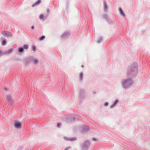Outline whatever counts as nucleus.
I'll return each instance as SVG.
<instances>
[{
    "label": "nucleus",
    "instance_id": "nucleus-5",
    "mask_svg": "<svg viewBox=\"0 0 150 150\" xmlns=\"http://www.w3.org/2000/svg\"><path fill=\"white\" fill-rule=\"evenodd\" d=\"M81 132L83 133L87 132L89 129V127L87 126H83L81 127Z\"/></svg>",
    "mask_w": 150,
    "mask_h": 150
},
{
    "label": "nucleus",
    "instance_id": "nucleus-24",
    "mask_svg": "<svg viewBox=\"0 0 150 150\" xmlns=\"http://www.w3.org/2000/svg\"><path fill=\"white\" fill-rule=\"evenodd\" d=\"M70 120L71 121L75 122L76 121V119L74 117H71L70 118Z\"/></svg>",
    "mask_w": 150,
    "mask_h": 150
},
{
    "label": "nucleus",
    "instance_id": "nucleus-11",
    "mask_svg": "<svg viewBox=\"0 0 150 150\" xmlns=\"http://www.w3.org/2000/svg\"><path fill=\"white\" fill-rule=\"evenodd\" d=\"M83 74L82 72H81L79 74V81L80 82H82L83 80Z\"/></svg>",
    "mask_w": 150,
    "mask_h": 150
},
{
    "label": "nucleus",
    "instance_id": "nucleus-33",
    "mask_svg": "<svg viewBox=\"0 0 150 150\" xmlns=\"http://www.w3.org/2000/svg\"><path fill=\"white\" fill-rule=\"evenodd\" d=\"M92 140L93 141H97V139L96 138H93L92 139Z\"/></svg>",
    "mask_w": 150,
    "mask_h": 150
},
{
    "label": "nucleus",
    "instance_id": "nucleus-1",
    "mask_svg": "<svg viewBox=\"0 0 150 150\" xmlns=\"http://www.w3.org/2000/svg\"><path fill=\"white\" fill-rule=\"evenodd\" d=\"M138 71L137 64L136 62L132 64L129 67L127 71V75L131 78L122 79L121 82L122 87L124 90L129 89L133 83V80L131 78H134L137 76Z\"/></svg>",
    "mask_w": 150,
    "mask_h": 150
},
{
    "label": "nucleus",
    "instance_id": "nucleus-28",
    "mask_svg": "<svg viewBox=\"0 0 150 150\" xmlns=\"http://www.w3.org/2000/svg\"><path fill=\"white\" fill-rule=\"evenodd\" d=\"M61 125V123H58L57 124V127L58 128L60 127Z\"/></svg>",
    "mask_w": 150,
    "mask_h": 150
},
{
    "label": "nucleus",
    "instance_id": "nucleus-10",
    "mask_svg": "<svg viewBox=\"0 0 150 150\" xmlns=\"http://www.w3.org/2000/svg\"><path fill=\"white\" fill-rule=\"evenodd\" d=\"M119 100L117 99L114 101L113 103L110 106V108H113L115 106L117 105L119 103Z\"/></svg>",
    "mask_w": 150,
    "mask_h": 150
},
{
    "label": "nucleus",
    "instance_id": "nucleus-40",
    "mask_svg": "<svg viewBox=\"0 0 150 150\" xmlns=\"http://www.w3.org/2000/svg\"><path fill=\"white\" fill-rule=\"evenodd\" d=\"M82 67H83V65H82Z\"/></svg>",
    "mask_w": 150,
    "mask_h": 150
},
{
    "label": "nucleus",
    "instance_id": "nucleus-30",
    "mask_svg": "<svg viewBox=\"0 0 150 150\" xmlns=\"http://www.w3.org/2000/svg\"><path fill=\"white\" fill-rule=\"evenodd\" d=\"M108 104L109 103L108 102H106L104 103V105L105 106H107L108 105Z\"/></svg>",
    "mask_w": 150,
    "mask_h": 150
},
{
    "label": "nucleus",
    "instance_id": "nucleus-36",
    "mask_svg": "<svg viewBox=\"0 0 150 150\" xmlns=\"http://www.w3.org/2000/svg\"><path fill=\"white\" fill-rule=\"evenodd\" d=\"M96 91H94L93 92V93L94 94H96Z\"/></svg>",
    "mask_w": 150,
    "mask_h": 150
},
{
    "label": "nucleus",
    "instance_id": "nucleus-23",
    "mask_svg": "<svg viewBox=\"0 0 150 150\" xmlns=\"http://www.w3.org/2000/svg\"><path fill=\"white\" fill-rule=\"evenodd\" d=\"M24 52V49L23 47H19V53H22Z\"/></svg>",
    "mask_w": 150,
    "mask_h": 150
},
{
    "label": "nucleus",
    "instance_id": "nucleus-12",
    "mask_svg": "<svg viewBox=\"0 0 150 150\" xmlns=\"http://www.w3.org/2000/svg\"><path fill=\"white\" fill-rule=\"evenodd\" d=\"M119 11L120 12V14L123 17H125L126 16V15L121 7L119 8Z\"/></svg>",
    "mask_w": 150,
    "mask_h": 150
},
{
    "label": "nucleus",
    "instance_id": "nucleus-7",
    "mask_svg": "<svg viewBox=\"0 0 150 150\" xmlns=\"http://www.w3.org/2000/svg\"><path fill=\"white\" fill-rule=\"evenodd\" d=\"M2 34L5 36H12V34L8 31H3L2 32Z\"/></svg>",
    "mask_w": 150,
    "mask_h": 150
},
{
    "label": "nucleus",
    "instance_id": "nucleus-6",
    "mask_svg": "<svg viewBox=\"0 0 150 150\" xmlns=\"http://www.w3.org/2000/svg\"><path fill=\"white\" fill-rule=\"evenodd\" d=\"M64 139L65 140L70 142L75 141L77 139V138L76 137L69 138L66 137H64Z\"/></svg>",
    "mask_w": 150,
    "mask_h": 150
},
{
    "label": "nucleus",
    "instance_id": "nucleus-34",
    "mask_svg": "<svg viewBox=\"0 0 150 150\" xmlns=\"http://www.w3.org/2000/svg\"><path fill=\"white\" fill-rule=\"evenodd\" d=\"M23 149V146H20L19 147V150H21Z\"/></svg>",
    "mask_w": 150,
    "mask_h": 150
},
{
    "label": "nucleus",
    "instance_id": "nucleus-29",
    "mask_svg": "<svg viewBox=\"0 0 150 150\" xmlns=\"http://www.w3.org/2000/svg\"><path fill=\"white\" fill-rule=\"evenodd\" d=\"M71 148V146H69L66 147L64 150H68L69 149H70Z\"/></svg>",
    "mask_w": 150,
    "mask_h": 150
},
{
    "label": "nucleus",
    "instance_id": "nucleus-39",
    "mask_svg": "<svg viewBox=\"0 0 150 150\" xmlns=\"http://www.w3.org/2000/svg\"><path fill=\"white\" fill-rule=\"evenodd\" d=\"M68 5V4L67 3V4L66 6H67Z\"/></svg>",
    "mask_w": 150,
    "mask_h": 150
},
{
    "label": "nucleus",
    "instance_id": "nucleus-18",
    "mask_svg": "<svg viewBox=\"0 0 150 150\" xmlns=\"http://www.w3.org/2000/svg\"><path fill=\"white\" fill-rule=\"evenodd\" d=\"M103 38L102 37H100L98 39V40L97 41V43H100L102 41V40H103Z\"/></svg>",
    "mask_w": 150,
    "mask_h": 150
},
{
    "label": "nucleus",
    "instance_id": "nucleus-17",
    "mask_svg": "<svg viewBox=\"0 0 150 150\" xmlns=\"http://www.w3.org/2000/svg\"><path fill=\"white\" fill-rule=\"evenodd\" d=\"M103 18L105 19L107 21L109 18L108 17V15L106 14H105L103 16Z\"/></svg>",
    "mask_w": 150,
    "mask_h": 150
},
{
    "label": "nucleus",
    "instance_id": "nucleus-32",
    "mask_svg": "<svg viewBox=\"0 0 150 150\" xmlns=\"http://www.w3.org/2000/svg\"><path fill=\"white\" fill-rule=\"evenodd\" d=\"M47 12L48 13V14L50 13V10L49 8H47Z\"/></svg>",
    "mask_w": 150,
    "mask_h": 150
},
{
    "label": "nucleus",
    "instance_id": "nucleus-16",
    "mask_svg": "<svg viewBox=\"0 0 150 150\" xmlns=\"http://www.w3.org/2000/svg\"><path fill=\"white\" fill-rule=\"evenodd\" d=\"M108 23L109 24H113L114 23V22L112 20H110V18H109L107 21Z\"/></svg>",
    "mask_w": 150,
    "mask_h": 150
},
{
    "label": "nucleus",
    "instance_id": "nucleus-8",
    "mask_svg": "<svg viewBox=\"0 0 150 150\" xmlns=\"http://www.w3.org/2000/svg\"><path fill=\"white\" fill-rule=\"evenodd\" d=\"M33 59V57H29V58H26L24 59V62L26 64L30 62L32 59Z\"/></svg>",
    "mask_w": 150,
    "mask_h": 150
},
{
    "label": "nucleus",
    "instance_id": "nucleus-13",
    "mask_svg": "<svg viewBox=\"0 0 150 150\" xmlns=\"http://www.w3.org/2000/svg\"><path fill=\"white\" fill-rule=\"evenodd\" d=\"M13 124L16 128H19V122L18 120H15L13 122Z\"/></svg>",
    "mask_w": 150,
    "mask_h": 150
},
{
    "label": "nucleus",
    "instance_id": "nucleus-9",
    "mask_svg": "<svg viewBox=\"0 0 150 150\" xmlns=\"http://www.w3.org/2000/svg\"><path fill=\"white\" fill-rule=\"evenodd\" d=\"M103 9L104 11L105 12H106L108 11V7L107 5V3L106 1L104 0L103 1Z\"/></svg>",
    "mask_w": 150,
    "mask_h": 150
},
{
    "label": "nucleus",
    "instance_id": "nucleus-35",
    "mask_svg": "<svg viewBox=\"0 0 150 150\" xmlns=\"http://www.w3.org/2000/svg\"><path fill=\"white\" fill-rule=\"evenodd\" d=\"M34 28H35L34 26V25H33L31 26V29L33 30V29H34Z\"/></svg>",
    "mask_w": 150,
    "mask_h": 150
},
{
    "label": "nucleus",
    "instance_id": "nucleus-25",
    "mask_svg": "<svg viewBox=\"0 0 150 150\" xmlns=\"http://www.w3.org/2000/svg\"><path fill=\"white\" fill-rule=\"evenodd\" d=\"M39 17L40 19H43L44 18V15L43 14H41L39 16Z\"/></svg>",
    "mask_w": 150,
    "mask_h": 150
},
{
    "label": "nucleus",
    "instance_id": "nucleus-26",
    "mask_svg": "<svg viewBox=\"0 0 150 150\" xmlns=\"http://www.w3.org/2000/svg\"><path fill=\"white\" fill-rule=\"evenodd\" d=\"M6 44V42L5 40H4L2 42V45H5Z\"/></svg>",
    "mask_w": 150,
    "mask_h": 150
},
{
    "label": "nucleus",
    "instance_id": "nucleus-27",
    "mask_svg": "<svg viewBox=\"0 0 150 150\" xmlns=\"http://www.w3.org/2000/svg\"><path fill=\"white\" fill-rule=\"evenodd\" d=\"M74 116L76 117H77L79 118V119L81 118V116L77 115V114H75Z\"/></svg>",
    "mask_w": 150,
    "mask_h": 150
},
{
    "label": "nucleus",
    "instance_id": "nucleus-37",
    "mask_svg": "<svg viewBox=\"0 0 150 150\" xmlns=\"http://www.w3.org/2000/svg\"><path fill=\"white\" fill-rule=\"evenodd\" d=\"M2 54V52L1 51H0V55H1Z\"/></svg>",
    "mask_w": 150,
    "mask_h": 150
},
{
    "label": "nucleus",
    "instance_id": "nucleus-21",
    "mask_svg": "<svg viewBox=\"0 0 150 150\" xmlns=\"http://www.w3.org/2000/svg\"><path fill=\"white\" fill-rule=\"evenodd\" d=\"M32 51L33 52L36 51V47L35 45H33L32 47Z\"/></svg>",
    "mask_w": 150,
    "mask_h": 150
},
{
    "label": "nucleus",
    "instance_id": "nucleus-20",
    "mask_svg": "<svg viewBox=\"0 0 150 150\" xmlns=\"http://www.w3.org/2000/svg\"><path fill=\"white\" fill-rule=\"evenodd\" d=\"M24 49L27 50L28 48V45L27 44L24 45L22 47Z\"/></svg>",
    "mask_w": 150,
    "mask_h": 150
},
{
    "label": "nucleus",
    "instance_id": "nucleus-31",
    "mask_svg": "<svg viewBox=\"0 0 150 150\" xmlns=\"http://www.w3.org/2000/svg\"><path fill=\"white\" fill-rule=\"evenodd\" d=\"M22 123L21 122H19V129H20L21 128V127H22Z\"/></svg>",
    "mask_w": 150,
    "mask_h": 150
},
{
    "label": "nucleus",
    "instance_id": "nucleus-19",
    "mask_svg": "<svg viewBox=\"0 0 150 150\" xmlns=\"http://www.w3.org/2000/svg\"><path fill=\"white\" fill-rule=\"evenodd\" d=\"M45 35H42L39 38V40L40 41H42L45 39Z\"/></svg>",
    "mask_w": 150,
    "mask_h": 150
},
{
    "label": "nucleus",
    "instance_id": "nucleus-38",
    "mask_svg": "<svg viewBox=\"0 0 150 150\" xmlns=\"http://www.w3.org/2000/svg\"><path fill=\"white\" fill-rule=\"evenodd\" d=\"M47 18V16L46 17H45V18L44 19H45Z\"/></svg>",
    "mask_w": 150,
    "mask_h": 150
},
{
    "label": "nucleus",
    "instance_id": "nucleus-22",
    "mask_svg": "<svg viewBox=\"0 0 150 150\" xmlns=\"http://www.w3.org/2000/svg\"><path fill=\"white\" fill-rule=\"evenodd\" d=\"M7 99L9 102H11L12 101L11 97L10 95H8L7 96Z\"/></svg>",
    "mask_w": 150,
    "mask_h": 150
},
{
    "label": "nucleus",
    "instance_id": "nucleus-2",
    "mask_svg": "<svg viewBox=\"0 0 150 150\" xmlns=\"http://www.w3.org/2000/svg\"><path fill=\"white\" fill-rule=\"evenodd\" d=\"M85 92L84 88H80L79 92L78 99L80 102H81L85 98Z\"/></svg>",
    "mask_w": 150,
    "mask_h": 150
},
{
    "label": "nucleus",
    "instance_id": "nucleus-14",
    "mask_svg": "<svg viewBox=\"0 0 150 150\" xmlns=\"http://www.w3.org/2000/svg\"><path fill=\"white\" fill-rule=\"evenodd\" d=\"M41 1V0H38L32 5V7H34L35 6L40 4Z\"/></svg>",
    "mask_w": 150,
    "mask_h": 150
},
{
    "label": "nucleus",
    "instance_id": "nucleus-3",
    "mask_svg": "<svg viewBox=\"0 0 150 150\" xmlns=\"http://www.w3.org/2000/svg\"><path fill=\"white\" fill-rule=\"evenodd\" d=\"M91 144L90 141L87 140L80 145L81 150H88Z\"/></svg>",
    "mask_w": 150,
    "mask_h": 150
},
{
    "label": "nucleus",
    "instance_id": "nucleus-15",
    "mask_svg": "<svg viewBox=\"0 0 150 150\" xmlns=\"http://www.w3.org/2000/svg\"><path fill=\"white\" fill-rule=\"evenodd\" d=\"M32 61L33 62V64H37L38 62V60L37 59H34L33 58Z\"/></svg>",
    "mask_w": 150,
    "mask_h": 150
},
{
    "label": "nucleus",
    "instance_id": "nucleus-4",
    "mask_svg": "<svg viewBox=\"0 0 150 150\" xmlns=\"http://www.w3.org/2000/svg\"><path fill=\"white\" fill-rule=\"evenodd\" d=\"M70 35V33L69 32H65L61 35V38L63 40H65L67 39Z\"/></svg>",
    "mask_w": 150,
    "mask_h": 150
}]
</instances>
